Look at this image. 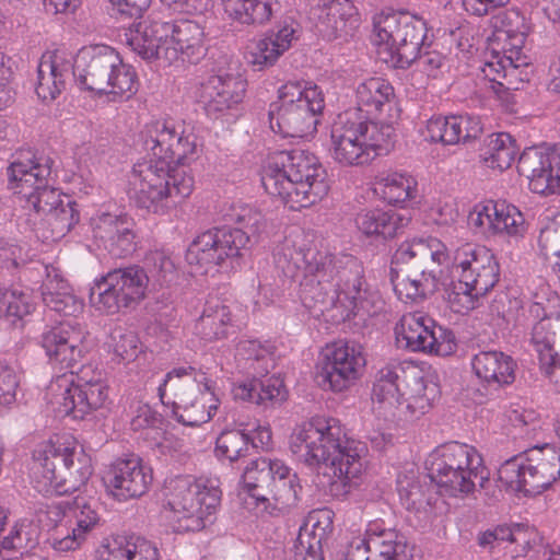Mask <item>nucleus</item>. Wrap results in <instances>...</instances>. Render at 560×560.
<instances>
[{"mask_svg": "<svg viewBox=\"0 0 560 560\" xmlns=\"http://www.w3.org/2000/svg\"><path fill=\"white\" fill-rule=\"evenodd\" d=\"M273 259L277 269L290 280H296L302 272L300 298L316 315L335 308L340 310L343 318L360 311L375 312L377 296L370 290L358 258L304 248L292 237H285L277 246Z\"/></svg>", "mask_w": 560, "mask_h": 560, "instance_id": "nucleus-1", "label": "nucleus"}, {"mask_svg": "<svg viewBox=\"0 0 560 560\" xmlns=\"http://www.w3.org/2000/svg\"><path fill=\"white\" fill-rule=\"evenodd\" d=\"M289 446L299 462L322 470L332 497L346 495L362 474L363 445L347 439L334 418H313L296 427Z\"/></svg>", "mask_w": 560, "mask_h": 560, "instance_id": "nucleus-2", "label": "nucleus"}, {"mask_svg": "<svg viewBox=\"0 0 560 560\" xmlns=\"http://www.w3.org/2000/svg\"><path fill=\"white\" fill-rule=\"evenodd\" d=\"M327 174L317 156L304 150L273 152L264 167L265 190L291 210L307 208L328 192Z\"/></svg>", "mask_w": 560, "mask_h": 560, "instance_id": "nucleus-3", "label": "nucleus"}, {"mask_svg": "<svg viewBox=\"0 0 560 560\" xmlns=\"http://www.w3.org/2000/svg\"><path fill=\"white\" fill-rule=\"evenodd\" d=\"M438 385L424 377L411 361L389 363L377 374L372 400L386 420L405 423L419 419L431 408Z\"/></svg>", "mask_w": 560, "mask_h": 560, "instance_id": "nucleus-4", "label": "nucleus"}, {"mask_svg": "<svg viewBox=\"0 0 560 560\" xmlns=\"http://www.w3.org/2000/svg\"><path fill=\"white\" fill-rule=\"evenodd\" d=\"M447 259L446 246L435 237L402 243L394 255V262L401 268L392 277L398 298L418 303L433 294L439 284L440 266Z\"/></svg>", "mask_w": 560, "mask_h": 560, "instance_id": "nucleus-5", "label": "nucleus"}, {"mask_svg": "<svg viewBox=\"0 0 560 560\" xmlns=\"http://www.w3.org/2000/svg\"><path fill=\"white\" fill-rule=\"evenodd\" d=\"M236 228H215L199 235L188 247L186 260L208 272L225 260L242 257L266 228L260 211L244 207L235 214Z\"/></svg>", "mask_w": 560, "mask_h": 560, "instance_id": "nucleus-6", "label": "nucleus"}, {"mask_svg": "<svg viewBox=\"0 0 560 560\" xmlns=\"http://www.w3.org/2000/svg\"><path fill=\"white\" fill-rule=\"evenodd\" d=\"M194 189V178L183 167L150 159L137 163L129 176L128 195L131 201L148 212L164 214Z\"/></svg>", "mask_w": 560, "mask_h": 560, "instance_id": "nucleus-7", "label": "nucleus"}, {"mask_svg": "<svg viewBox=\"0 0 560 560\" xmlns=\"http://www.w3.org/2000/svg\"><path fill=\"white\" fill-rule=\"evenodd\" d=\"M33 476L39 491L69 494L86 483L92 475L91 459L74 443L48 441L33 452Z\"/></svg>", "mask_w": 560, "mask_h": 560, "instance_id": "nucleus-8", "label": "nucleus"}, {"mask_svg": "<svg viewBox=\"0 0 560 560\" xmlns=\"http://www.w3.org/2000/svg\"><path fill=\"white\" fill-rule=\"evenodd\" d=\"M394 127L377 125L357 110L339 114L331 126L330 155L342 166L370 163L381 151H388Z\"/></svg>", "mask_w": 560, "mask_h": 560, "instance_id": "nucleus-9", "label": "nucleus"}, {"mask_svg": "<svg viewBox=\"0 0 560 560\" xmlns=\"http://www.w3.org/2000/svg\"><path fill=\"white\" fill-rule=\"evenodd\" d=\"M429 475L450 497H466L489 483V470L478 452L467 444L451 442L436 447L429 457Z\"/></svg>", "mask_w": 560, "mask_h": 560, "instance_id": "nucleus-10", "label": "nucleus"}, {"mask_svg": "<svg viewBox=\"0 0 560 560\" xmlns=\"http://www.w3.org/2000/svg\"><path fill=\"white\" fill-rule=\"evenodd\" d=\"M73 66L74 79L88 91L129 98L138 90L135 69L124 63L119 54L109 46L81 48L73 59Z\"/></svg>", "mask_w": 560, "mask_h": 560, "instance_id": "nucleus-11", "label": "nucleus"}, {"mask_svg": "<svg viewBox=\"0 0 560 560\" xmlns=\"http://www.w3.org/2000/svg\"><path fill=\"white\" fill-rule=\"evenodd\" d=\"M324 107V95L317 85L287 82L278 91V101L270 105V128L283 137H305L316 130L317 116Z\"/></svg>", "mask_w": 560, "mask_h": 560, "instance_id": "nucleus-12", "label": "nucleus"}, {"mask_svg": "<svg viewBox=\"0 0 560 560\" xmlns=\"http://www.w3.org/2000/svg\"><path fill=\"white\" fill-rule=\"evenodd\" d=\"M202 373L192 366L174 368L159 386V397L164 405H171L174 418L188 427L208 422L217 406L207 405L212 393Z\"/></svg>", "mask_w": 560, "mask_h": 560, "instance_id": "nucleus-13", "label": "nucleus"}, {"mask_svg": "<svg viewBox=\"0 0 560 560\" xmlns=\"http://www.w3.org/2000/svg\"><path fill=\"white\" fill-rule=\"evenodd\" d=\"M560 477V450L550 444L535 446L506 459L498 470L499 481L506 490L535 497Z\"/></svg>", "mask_w": 560, "mask_h": 560, "instance_id": "nucleus-14", "label": "nucleus"}, {"mask_svg": "<svg viewBox=\"0 0 560 560\" xmlns=\"http://www.w3.org/2000/svg\"><path fill=\"white\" fill-rule=\"evenodd\" d=\"M218 480L177 479L167 502L173 513V528L177 533L198 532L212 524L221 502Z\"/></svg>", "mask_w": 560, "mask_h": 560, "instance_id": "nucleus-15", "label": "nucleus"}, {"mask_svg": "<svg viewBox=\"0 0 560 560\" xmlns=\"http://www.w3.org/2000/svg\"><path fill=\"white\" fill-rule=\"evenodd\" d=\"M242 480L243 490L257 503L266 504V509L284 512L298 502L299 478L281 459L260 457L252 460Z\"/></svg>", "mask_w": 560, "mask_h": 560, "instance_id": "nucleus-16", "label": "nucleus"}, {"mask_svg": "<svg viewBox=\"0 0 560 560\" xmlns=\"http://www.w3.org/2000/svg\"><path fill=\"white\" fill-rule=\"evenodd\" d=\"M425 38L424 20L409 13L388 14L374 23V43L378 46V55L393 67L407 68L416 62Z\"/></svg>", "mask_w": 560, "mask_h": 560, "instance_id": "nucleus-17", "label": "nucleus"}, {"mask_svg": "<svg viewBox=\"0 0 560 560\" xmlns=\"http://www.w3.org/2000/svg\"><path fill=\"white\" fill-rule=\"evenodd\" d=\"M52 161L47 156L16 160L7 170L8 186L26 201L27 214L43 215L66 202V197L49 185Z\"/></svg>", "mask_w": 560, "mask_h": 560, "instance_id": "nucleus-18", "label": "nucleus"}, {"mask_svg": "<svg viewBox=\"0 0 560 560\" xmlns=\"http://www.w3.org/2000/svg\"><path fill=\"white\" fill-rule=\"evenodd\" d=\"M149 275L139 266L108 271L91 288L90 302L97 311L114 315L135 307L145 296Z\"/></svg>", "mask_w": 560, "mask_h": 560, "instance_id": "nucleus-19", "label": "nucleus"}, {"mask_svg": "<svg viewBox=\"0 0 560 560\" xmlns=\"http://www.w3.org/2000/svg\"><path fill=\"white\" fill-rule=\"evenodd\" d=\"M366 363L363 348L353 341H336L327 346L317 364L316 383L324 390L341 393L360 377Z\"/></svg>", "mask_w": 560, "mask_h": 560, "instance_id": "nucleus-20", "label": "nucleus"}, {"mask_svg": "<svg viewBox=\"0 0 560 560\" xmlns=\"http://www.w3.org/2000/svg\"><path fill=\"white\" fill-rule=\"evenodd\" d=\"M96 501L77 499L74 505L63 511L60 505L48 508L47 514L56 522L51 546L58 551L74 550L101 520Z\"/></svg>", "mask_w": 560, "mask_h": 560, "instance_id": "nucleus-21", "label": "nucleus"}, {"mask_svg": "<svg viewBox=\"0 0 560 560\" xmlns=\"http://www.w3.org/2000/svg\"><path fill=\"white\" fill-rule=\"evenodd\" d=\"M453 264L459 271L457 288L483 296L499 281V264L493 254L472 243H465L454 252Z\"/></svg>", "mask_w": 560, "mask_h": 560, "instance_id": "nucleus-22", "label": "nucleus"}, {"mask_svg": "<svg viewBox=\"0 0 560 560\" xmlns=\"http://www.w3.org/2000/svg\"><path fill=\"white\" fill-rule=\"evenodd\" d=\"M145 144L152 152L151 159L174 167L183 165L196 150L194 135L186 132L182 124L173 120L155 121L149 129Z\"/></svg>", "mask_w": 560, "mask_h": 560, "instance_id": "nucleus-23", "label": "nucleus"}, {"mask_svg": "<svg viewBox=\"0 0 560 560\" xmlns=\"http://www.w3.org/2000/svg\"><path fill=\"white\" fill-rule=\"evenodd\" d=\"M80 380V385L71 386L68 377L61 376L49 387L52 393L59 392L56 394L59 411L74 419H83L92 410L103 407L108 397V388L102 381V374L97 375L95 383H88L84 377Z\"/></svg>", "mask_w": 560, "mask_h": 560, "instance_id": "nucleus-24", "label": "nucleus"}, {"mask_svg": "<svg viewBox=\"0 0 560 560\" xmlns=\"http://www.w3.org/2000/svg\"><path fill=\"white\" fill-rule=\"evenodd\" d=\"M518 173L526 177L535 194H560V148L525 150L517 162Z\"/></svg>", "mask_w": 560, "mask_h": 560, "instance_id": "nucleus-25", "label": "nucleus"}, {"mask_svg": "<svg viewBox=\"0 0 560 560\" xmlns=\"http://www.w3.org/2000/svg\"><path fill=\"white\" fill-rule=\"evenodd\" d=\"M88 331L79 323L63 322L43 332L42 347L62 369H73L88 351Z\"/></svg>", "mask_w": 560, "mask_h": 560, "instance_id": "nucleus-26", "label": "nucleus"}, {"mask_svg": "<svg viewBox=\"0 0 560 560\" xmlns=\"http://www.w3.org/2000/svg\"><path fill=\"white\" fill-rule=\"evenodd\" d=\"M491 89L501 100H508L509 91H518L530 79L527 57L511 48L502 55L497 52L482 68Z\"/></svg>", "mask_w": 560, "mask_h": 560, "instance_id": "nucleus-27", "label": "nucleus"}, {"mask_svg": "<svg viewBox=\"0 0 560 560\" xmlns=\"http://www.w3.org/2000/svg\"><path fill=\"white\" fill-rule=\"evenodd\" d=\"M366 536L348 546L345 560H409L406 538L397 530L371 525Z\"/></svg>", "mask_w": 560, "mask_h": 560, "instance_id": "nucleus-28", "label": "nucleus"}, {"mask_svg": "<svg viewBox=\"0 0 560 560\" xmlns=\"http://www.w3.org/2000/svg\"><path fill=\"white\" fill-rule=\"evenodd\" d=\"M152 474L137 456L117 458L104 478L108 492L118 501L143 495L152 482Z\"/></svg>", "mask_w": 560, "mask_h": 560, "instance_id": "nucleus-29", "label": "nucleus"}, {"mask_svg": "<svg viewBox=\"0 0 560 560\" xmlns=\"http://www.w3.org/2000/svg\"><path fill=\"white\" fill-rule=\"evenodd\" d=\"M357 110L366 119L382 125L390 124L399 116L394 88L383 78H370L357 88Z\"/></svg>", "mask_w": 560, "mask_h": 560, "instance_id": "nucleus-30", "label": "nucleus"}, {"mask_svg": "<svg viewBox=\"0 0 560 560\" xmlns=\"http://www.w3.org/2000/svg\"><path fill=\"white\" fill-rule=\"evenodd\" d=\"M246 81L240 74L219 73L209 77L198 89V100L208 116L218 118L245 95Z\"/></svg>", "mask_w": 560, "mask_h": 560, "instance_id": "nucleus-31", "label": "nucleus"}, {"mask_svg": "<svg viewBox=\"0 0 560 560\" xmlns=\"http://www.w3.org/2000/svg\"><path fill=\"white\" fill-rule=\"evenodd\" d=\"M74 71L70 54L59 50L44 54L37 68L36 94L45 102L54 101L74 78Z\"/></svg>", "mask_w": 560, "mask_h": 560, "instance_id": "nucleus-32", "label": "nucleus"}, {"mask_svg": "<svg viewBox=\"0 0 560 560\" xmlns=\"http://www.w3.org/2000/svg\"><path fill=\"white\" fill-rule=\"evenodd\" d=\"M133 226L127 215L103 213L95 220L93 233L112 256L126 257L137 248Z\"/></svg>", "mask_w": 560, "mask_h": 560, "instance_id": "nucleus-33", "label": "nucleus"}, {"mask_svg": "<svg viewBox=\"0 0 560 560\" xmlns=\"http://www.w3.org/2000/svg\"><path fill=\"white\" fill-rule=\"evenodd\" d=\"M170 48L164 51V59L172 63L178 59L190 63L198 62L206 54L203 31L190 20L171 23Z\"/></svg>", "mask_w": 560, "mask_h": 560, "instance_id": "nucleus-34", "label": "nucleus"}, {"mask_svg": "<svg viewBox=\"0 0 560 560\" xmlns=\"http://www.w3.org/2000/svg\"><path fill=\"white\" fill-rule=\"evenodd\" d=\"M74 206L75 202L66 197V202L60 208L43 215L27 214L26 224L43 242L59 241L79 222V212Z\"/></svg>", "mask_w": 560, "mask_h": 560, "instance_id": "nucleus-35", "label": "nucleus"}, {"mask_svg": "<svg viewBox=\"0 0 560 560\" xmlns=\"http://www.w3.org/2000/svg\"><path fill=\"white\" fill-rule=\"evenodd\" d=\"M74 206L75 202L66 197V202L60 208L43 215L27 214L26 224L43 242L59 241L79 222V212Z\"/></svg>", "mask_w": 560, "mask_h": 560, "instance_id": "nucleus-36", "label": "nucleus"}, {"mask_svg": "<svg viewBox=\"0 0 560 560\" xmlns=\"http://www.w3.org/2000/svg\"><path fill=\"white\" fill-rule=\"evenodd\" d=\"M428 136L431 141L444 145L464 143L477 139L482 133V126L478 118L469 116L432 117L427 124Z\"/></svg>", "mask_w": 560, "mask_h": 560, "instance_id": "nucleus-37", "label": "nucleus"}, {"mask_svg": "<svg viewBox=\"0 0 560 560\" xmlns=\"http://www.w3.org/2000/svg\"><path fill=\"white\" fill-rule=\"evenodd\" d=\"M530 343L537 352L541 370L551 375L560 368V314L541 317L532 328Z\"/></svg>", "mask_w": 560, "mask_h": 560, "instance_id": "nucleus-38", "label": "nucleus"}, {"mask_svg": "<svg viewBox=\"0 0 560 560\" xmlns=\"http://www.w3.org/2000/svg\"><path fill=\"white\" fill-rule=\"evenodd\" d=\"M170 22L144 21L130 31L127 43L144 60L164 59V51L170 48Z\"/></svg>", "mask_w": 560, "mask_h": 560, "instance_id": "nucleus-39", "label": "nucleus"}, {"mask_svg": "<svg viewBox=\"0 0 560 560\" xmlns=\"http://www.w3.org/2000/svg\"><path fill=\"white\" fill-rule=\"evenodd\" d=\"M434 322L421 313H409L396 325V341L399 347L410 351L432 349L435 345Z\"/></svg>", "mask_w": 560, "mask_h": 560, "instance_id": "nucleus-40", "label": "nucleus"}, {"mask_svg": "<svg viewBox=\"0 0 560 560\" xmlns=\"http://www.w3.org/2000/svg\"><path fill=\"white\" fill-rule=\"evenodd\" d=\"M471 365L478 378L489 385L501 387L515 381L516 363L502 351H480L475 354Z\"/></svg>", "mask_w": 560, "mask_h": 560, "instance_id": "nucleus-41", "label": "nucleus"}, {"mask_svg": "<svg viewBox=\"0 0 560 560\" xmlns=\"http://www.w3.org/2000/svg\"><path fill=\"white\" fill-rule=\"evenodd\" d=\"M294 30L283 26L277 32L270 31L262 38L248 46L247 60L260 71L275 65L278 58L290 48Z\"/></svg>", "mask_w": 560, "mask_h": 560, "instance_id": "nucleus-42", "label": "nucleus"}, {"mask_svg": "<svg viewBox=\"0 0 560 560\" xmlns=\"http://www.w3.org/2000/svg\"><path fill=\"white\" fill-rule=\"evenodd\" d=\"M224 13L243 25H264L273 13L277 0H221Z\"/></svg>", "mask_w": 560, "mask_h": 560, "instance_id": "nucleus-43", "label": "nucleus"}, {"mask_svg": "<svg viewBox=\"0 0 560 560\" xmlns=\"http://www.w3.org/2000/svg\"><path fill=\"white\" fill-rule=\"evenodd\" d=\"M230 323V307L219 300H210L195 324V331L203 340L214 341L228 336Z\"/></svg>", "mask_w": 560, "mask_h": 560, "instance_id": "nucleus-44", "label": "nucleus"}, {"mask_svg": "<svg viewBox=\"0 0 560 560\" xmlns=\"http://www.w3.org/2000/svg\"><path fill=\"white\" fill-rule=\"evenodd\" d=\"M233 393L235 398L258 406H267L268 404L282 401L285 398L283 382L273 376L266 380L255 377L241 383L234 387Z\"/></svg>", "mask_w": 560, "mask_h": 560, "instance_id": "nucleus-45", "label": "nucleus"}, {"mask_svg": "<svg viewBox=\"0 0 560 560\" xmlns=\"http://www.w3.org/2000/svg\"><path fill=\"white\" fill-rule=\"evenodd\" d=\"M408 222L409 218L402 214L380 209L364 210L355 218L358 229L364 234L381 235L384 238L394 237Z\"/></svg>", "mask_w": 560, "mask_h": 560, "instance_id": "nucleus-46", "label": "nucleus"}, {"mask_svg": "<svg viewBox=\"0 0 560 560\" xmlns=\"http://www.w3.org/2000/svg\"><path fill=\"white\" fill-rule=\"evenodd\" d=\"M34 310L31 296L16 289L0 288V318L4 317L15 328H23L26 317Z\"/></svg>", "mask_w": 560, "mask_h": 560, "instance_id": "nucleus-47", "label": "nucleus"}, {"mask_svg": "<svg viewBox=\"0 0 560 560\" xmlns=\"http://www.w3.org/2000/svg\"><path fill=\"white\" fill-rule=\"evenodd\" d=\"M515 155L516 147L514 140L509 133L500 132L488 137L481 159L486 166L503 171L511 166Z\"/></svg>", "mask_w": 560, "mask_h": 560, "instance_id": "nucleus-48", "label": "nucleus"}, {"mask_svg": "<svg viewBox=\"0 0 560 560\" xmlns=\"http://www.w3.org/2000/svg\"><path fill=\"white\" fill-rule=\"evenodd\" d=\"M492 220V235L521 237L527 229L523 213L513 205L495 202Z\"/></svg>", "mask_w": 560, "mask_h": 560, "instance_id": "nucleus-49", "label": "nucleus"}, {"mask_svg": "<svg viewBox=\"0 0 560 560\" xmlns=\"http://www.w3.org/2000/svg\"><path fill=\"white\" fill-rule=\"evenodd\" d=\"M416 182L411 176L400 173H392L381 177L375 187L385 201L397 205L412 198Z\"/></svg>", "mask_w": 560, "mask_h": 560, "instance_id": "nucleus-50", "label": "nucleus"}, {"mask_svg": "<svg viewBox=\"0 0 560 560\" xmlns=\"http://www.w3.org/2000/svg\"><path fill=\"white\" fill-rule=\"evenodd\" d=\"M349 0H327L319 14V22L328 36H338L346 27L347 16L352 13Z\"/></svg>", "mask_w": 560, "mask_h": 560, "instance_id": "nucleus-51", "label": "nucleus"}, {"mask_svg": "<svg viewBox=\"0 0 560 560\" xmlns=\"http://www.w3.org/2000/svg\"><path fill=\"white\" fill-rule=\"evenodd\" d=\"M324 528L314 525L313 530L301 529L293 546L295 560H324L322 555V539Z\"/></svg>", "mask_w": 560, "mask_h": 560, "instance_id": "nucleus-52", "label": "nucleus"}, {"mask_svg": "<svg viewBox=\"0 0 560 560\" xmlns=\"http://www.w3.org/2000/svg\"><path fill=\"white\" fill-rule=\"evenodd\" d=\"M248 435L238 430H229L222 432L215 443V452L220 457L230 462L238 459L248 447Z\"/></svg>", "mask_w": 560, "mask_h": 560, "instance_id": "nucleus-53", "label": "nucleus"}, {"mask_svg": "<svg viewBox=\"0 0 560 560\" xmlns=\"http://www.w3.org/2000/svg\"><path fill=\"white\" fill-rule=\"evenodd\" d=\"M145 265L149 269V278H153L159 284L171 283L176 277V266L170 255L162 250H154L145 256Z\"/></svg>", "mask_w": 560, "mask_h": 560, "instance_id": "nucleus-54", "label": "nucleus"}, {"mask_svg": "<svg viewBox=\"0 0 560 560\" xmlns=\"http://www.w3.org/2000/svg\"><path fill=\"white\" fill-rule=\"evenodd\" d=\"M478 542L481 547H500L504 544L522 545L523 550L528 546L525 533L521 529L512 530L508 526H498L493 530H488L479 535Z\"/></svg>", "mask_w": 560, "mask_h": 560, "instance_id": "nucleus-55", "label": "nucleus"}, {"mask_svg": "<svg viewBox=\"0 0 560 560\" xmlns=\"http://www.w3.org/2000/svg\"><path fill=\"white\" fill-rule=\"evenodd\" d=\"M110 340L113 351L120 360L130 362L138 357L139 338L133 331L117 327L112 331Z\"/></svg>", "mask_w": 560, "mask_h": 560, "instance_id": "nucleus-56", "label": "nucleus"}, {"mask_svg": "<svg viewBox=\"0 0 560 560\" xmlns=\"http://www.w3.org/2000/svg\"><path fill=\"white\" fill-rule=\"evenodd\" d=\"M237 351L247 361H252V368L257 374H267L273 366L271 353L255 340L240 342Z\"/></svg>", "mask_w": 560, "mask_h": 560, "instance_id": "nucleus-57", "label": "nucleus"}, {"mask_svg": "<svg viewBox=\"0 0 560 560\" xmlns=\"http://www.w3.org/2000/svg\"><path fill=\"white\" fill-rule=\"evenodd\" d=\"M35 545L36 539L32 536V526L26 523H16L0 541L2 549L15 551L33 548Z\"/></svg>", "mask_w": 560, "mask_h": 560, "instance_id": "nucleus-58", "label": "nucleus"}, {"mask_svg": "<svg viewBox=\"0 0 560 560\" xmlns=\"http://www.w3.org/2000/svg\"><path fill=\"white\" fill-rule=\"evenodd\" d=\"M398 493L401 504L410 511H420L427 502L422 486L413 480H399Z\"/></svg>", "mask_w": 560, "mask_h": 560, "instance_id": "nucleus-59", "label": "nucleus"}, {"mask_svg": "<svg viewBox=\"0 0 560 560\" xmlns=\"http://www.w3.org/2000/svg\"><path fill=\"white\" fill-rule=\"evenodd\" d=\"M51 311L63 316H75L83 310V303L71 292H61L59 295L43 301Z\"/></svg>", "mask_w": 560, "mask_h": 560, "instance_id": "nucleus-60", "label": "nucleus"}, {"mask_svg": "<svg viewBox=\"0 0 560 560\" xmlns=\"http://www.w3.org/2000/svg\"><path fill=\"white\" fill-rule=\"evenodd\" d=\"M478 298L480 295L472 294L470 290L458 289L457 283H454L452 288L446 290L445 299L454 312L463 314L476 307Z\"/></svg>", "mask_w": 560, "mask_h": 560, "instance_id": "nucleus-61", "label": "nucleus"}, {"mask_svg": "<svg viewBox=\"0 0 560 560\" xmlns=\"http://www.w3.org/2000/svg\"><path fill=\"white\" fill-rule=\"evenodd\" d=\"M69 283L63 279L61 272L55 267H46V278L42 284L43 301L55 298L61 292H71Z\"/></svg>", "mask_w": 560, "mask_h": 560, "instance_id": "nucleus-62", "label": "nucleus"}, {"mask_svg": "<svg viewBox=\"0 0 560 560\" xmlns=\"http://www.w3.org/2000/svg\"><path fill=\"white\" fill-rule=\"evenodd\" d=\"M494 26L501 28V32L506 36L518 34L520 42H523L524 33L521 31L524 27V18L515 10H508L501 12L494 18Z\"/></svg>", "mask_w": 560, "mask_h": 560, "instance_id": "nucleus-63", "label": "nucleus"}, {"mask_svg": "<svg viewBox=\"0 0 560 560\" xmlns=\"http://www.w3.org/2000/svg\"><path fill=\"white\" fill-rule=\"evenodd\" d=\"M493 208L494 203L476 206L475 209L469 213V224L486 235H492Z\"/></svg>", "mask_w": 560, "mask_h": 560, "instance_id": "nucleus-64", "label": "nucleus"}]
</instances>
